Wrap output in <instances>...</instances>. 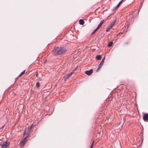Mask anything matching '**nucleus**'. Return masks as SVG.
Masks as SVG:
<instances>
[{"mask_svg": "<svg viewBox=\"0 0 148 148\" xmlns=\"http://www.w3.org/2000/svg\"><path fill=\"white\" fill-rule=\"evenodd\" d=\"M66 49L62 47H57L53 50V53L57 55H62L65 54Z\"/></svg>", "mask_w": 148, "mask_h": 148, "instance_id": "obj_1", "label": "nucleus"}, {"mask_svg": "<svg viewBox=\"0 0 148 148\" xmlns=\"http://www.w3.org/2000/svg\"><path fill=\"white\" fill-rule=\"evenodd\" d=\"M123 124V122H119L116 125V128L118 129L119 130H120L122 128Z\"/></svg>", "mask_w": 148, "mask_h": 148, "instance_id": "obj_2", "label": "nucleus"}, {"mask_svg": "<svg viewBox=\"0 0 148 148\" xmlns=\"http://www.w3.org/2000/svg\"><path fill=\"white\" fill-rule=\"evenodd\" d=\"M9 143L6 142H1L0 143V145L3 148H6L9 145Z\"/></svg>", "mask_w": 148, "mask_h": 148, "instance_id": "obj_3", "label": "nucleus"}, {"mask_svg": "<svg viewBox=\"0 0 148 148\" xmlns=\"http://www.w3.org/2000/svg\"><path fill=\"white\" fill-rule=\"evenodd\" d=\"M28 135L26 136L24 138L20 143V145L21 147L23 146L25 144V142L27 141V139L28 137Z\"/></svg>", "mask_w": 148, "mask_h": 148, "instance_id": "obj_4", "label": "nucleus"}, {"mask_svg": "<svg viewBox=\"0 0 148 148\" xmlns=\"http://www.w3.org/2000/svg\"><path fill=\"white\" fill-rule=\"evenodd\" d=\"M33 126V125H32L30 127H28L25 130V132L24 133L23 135H24L25 134H28L29 133V132Z\"/></svg>", "mask_w": 148, "mask_h": 148, "instance_id": "obj_5", "label": "nucleus"}, {"mask_svg": "<svg viewBox=\"0 0 148 148\" xmlns=\"http://www.w3.org/2000/svg\"><path fill=\"white\" fill-rule=\"evenodd\" d=\"M92 69H90L89 71H87L85 72V73L88 75H90L92 73Z\"/></svg>", "mask_w": 148, "mask_h": 148, "instance_id": "obj_6", "label": "nucleus"}, {"mask_svg": "<svg viewBox=\"0 0 148 148\" xmlns=\"http://www.w3.org/2000/svg\"><path fill=\"white\" fill-rule=\"evenodd\" d=\"M74 70L73 71V72H71L70 74H69L65 78H64V80L66 81L72 75V74L73 73H74Z\"/></svg>", "mask_w": 148, "mask_h": 148, "instance_id": "obj_7", "label": "nucleus"}, {"mask_svg": "<svg viewBox=\"0 0 148 148\" xmlns=\"http://www.w3.org/2000/svg\"><path fill=\"white\" fill-rule=\"evenodd\" d=\"M143 120L145 121H146L148 120V114H145L143 116Z\"/></svg>", "mask_w": 148, "mask_h": 148, "instance_id": "obj_8", "label": "nucleus"}, {"mask_svg": "<svg viewBox=\"0 0 148 148\" xmlns=\"http://www.w3.org/2000/svg\"><path fill=\"white\" fill-rule=\"evenodd\" d=\"M104 20H102L100 22V23L98 25V26L97 27V28L98 29H99L100 28V27L102 25V24L104 23Z\"/></svg>", "mask_w": 148, "mask_h": 148, "instance_id": "obj_9", "label": "nucleus"}, {"mask_svg": "<svg viewBox=\"0 0 148 148\" xmlns=\"http://www.w3.org/2000/svg\"><path fill=\"white\" fill-rule=\"evenodd\" d=\"M116 22V20H114L113 22H112V23H111L110 26V27L112 28L115 24Z\"/></svg>", "mask_w": 148, "mask_h": 148, "instance_id": "obj_10", "label": "nucleus"}, {"mask_svg": "<svg viewBox=\"0 0 148 148\" xmlns=\"http://www.w3.org/2000/svg\"><path fill=\"white\" fill-rule=\"evenodd\" d=\"M101 58V56L100 55H98L96 56L95 59L97 60H100Z\"/></svg>", "mask_w": 148, "mask_h": 148, "instance_id": "obj_11", "label": "nucleus"}, {"mask_svg": "<svg viewBox=\"0 0 148 148\" xmlns=\"http://www.w3.org/2000/svg\"><path fill=\"white\" fill-rule=\"evenodd\" d=\"M79 23L80 25H83L84 23V21L82 19H80L79 21Z\"/></svg>", "mask_w": 148, "mask_h": 148, "instance_id": "obj_12", "label": "nucleus"}, {"mask_svg": "<svg viewBox=\"0 0 148 148\" xmlns=\"http://www.w3.org/2000/svg\"><path fill=\"white\" fill-rule=\"evenodd\" d=\"M113 44V42H110L108 44V47H111Z\"/></svg>", "mask_w": 148, "mask_h": 148, "instance_id": "obj_13", "label": "nucleus"}, {"mask_svg": "<svg viewBox=\"0 0 148 148\" xmlns=\"http://www.w3.org/2000/svg\"><path fill=\"white\" fill-rule=\"evenodd\" d=\"M124 0H121L119 3L117 5L116 7H115V8H117L120 5V4Z\"/></svg>", "mask_w": 148, "mask_h": 148, "instance_id": "obj_14", "label": "nucleus"}, {"mask_svg": "<svg viewBox=\"0 0 148 148\" xmlns=\"http://www.w3.org/2000/svg\"><path fill=\"white\" fill-rule=\"evenodd\" d=\"M99 29H98L97 28L96 29H95L92 32L91 35H92L94 34Z\"/></svg>", "mask_w": 148, "mask_h": 148, "instance_id": "obj_15", "label": "nucleus"}, {"mask_svg": "<svg viewBox=\"0 0 148 148\" xmlns=\"http://www.w3.org/2000/svg\"><path fill=\"white\" fill-rule=\"evenodd\" d=\"M103 63H104V62H103V61H101L100 63L99 64V65L100 66H101L102 67V65H103Z\"/></svg>", "mask_w": 148, "mask_h": 148, "instance_id": "obj_16", "label": "nucleus"}, {"mask_svg": "<svg viewBox=\"0 0 148 148\" xmlns=\"http://www.w3.org/2000/svg\"><path fill=\"white\" fill-rule=\"evenodd\" d=\"M40 84L39 82H37L36 84V87H39L40 86Z\"/></svg>", "mask_w": 148, "mask_h": 148, "instance_id": "obj_17", "label": "nucleus"}, {"mask_svg": "<svg viewBox=\"0 0 148 148\" xmlns=\"http://www.w3.org/2000/svg\"><path fill=\"white\" fill-rule=\"evenodd\" d=\"M101 66H100L99 65L98 67L97 68V71H98L100 69V68H101Z\"/></svg>", "mask_w": 148, "mask_h": 148, "instance_id": "obj_18", "label": "nucleus"}, {"mask_svg": "<svg viewBox=\"0 0 148 148\" xmlns=\"http://www.w3.org/2000/svg\"><path fill=\"white\" fill-rule=\"evenodd\" d=\"M5 125H3V126L0 127V131H1L2 130L3 128L4 127Z\"/></svg>", "mask_w": 148, "mask_h": 148, "instance_id": "obj_19", "label": "nucleus"}, {"mask_svg": "<svg viewBox=\"0 0 148 148\" xmlns=\"http://www.w3.org/2000/svg\"><path fill=\"white\" fill-rule=\"evenodd\" d=\"M110 28V26L106 30V32H108L109 30L111 29V28Z\"/></svg>", "mask_w": 148, "mask_h": 148, "instance_id": "obj_20", "label": "nucleus"}, {"mask_svg": "<svg viewBox=\"0 0 148 148\" xmlns=\"http://www.w3.org/2000/svg\"><path fill=\"white\" fill-rule=\"evenodd\" d=\"M25 70H24L23 72H22L21 73V75H23V74L25 72Z\"/></svg>", "mask_w": 148, "mask_h": 148, "instance_id": "obj_21", "label": "nucleus"}, {"mask_svg": "<svg viewBox=\"0 0 148 148\" xmlns=\"http://www.w3.org/2000/svg\"><path fill=\"white\" fill-rule=\"evenodd\" d=\"M105 57H104L102 61H103V62H104V60H105Z\"/></svg>", "mask_w": 148, "mask_h": 148, "instance_id": "obj_22", "label": "nucleus"}, {"mask_svg": "<svg viewBox=\"0 0 148 148\" xmlns=\"http://www.w3.org/2000/svg\"><path fill=\"white\" fill-rule=\"evenodd\" d=\"M93 143L91 145V146H90V148H92V147H93Z\"/></svg>", "mask_w": 148, "mask_h": 148, "instance_id": "obj_23", "label": "nucleus"}, {"mask_svg": "<svg viewBox=\"0 0 148 148\" xmlns=\"http://www.w3.org/2000/svg\"><path fill=\"white\" fill-rule=\"evenodd\" d=\"M21 75H21V74H20V75H19L18 77H20Z\"/></svg>", "mask_w": 148, "mask_h": 148, "instance_id": "obj_24", "label": "nucleus"}]
</instances>
